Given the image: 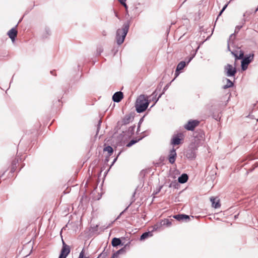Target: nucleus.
I'll return each instance as SVG.
<instances>
[{
  "label": "nucleus",
  "instance_id": "f257e3e1",
  "mask_svg": "<svg viewBox=\"0 0 258 258\" xmlns=\"http://www.w3.org/2000/svg\"><path fill=\"white\" fill-rule=\"evenodd\" d=\"M130 25V21H127L125 22L121 29H118L116 33V40L118 45L121 44L124 41V39L128 31Z\"/></svg>",
  "mask_w": 258,
  "mask_h": 258
},
{
  "label": "nucleus",
  "instance_id": "f03ea898",
  "mask_svg": "<svg viewBox=\"0 0 258 258\" xmlns=\"http://www.w3.org/2000/svg\"><path fill=\"white\" fill-rule=\"evenodd\" d=\"M149 101L144 95H140L137 99L135 107L138 113H141L145 111L147 108Z\"/></svg>",
  "mask_w": 258,
  "mask_h": 258
},
{
  "label": "nucleus",
  "instance_id": "7ed1b4c3",
  "mask_svg": "<svg viewBox=\"0 0 258 258\" xmlns=\"http://www.w3.org/2000/svg\"><path fill=\"white\" fill-rule=\"evenodd\" d=\"M224 73L227 77H234L236 73V69L231 64H227L224 67Z\"/></svg>",
  "mask_w": 258,
  "mask_h": 258
},
{
  "label": "nucleus",
  "instance_id": "20e7f679",
  "mask_svg": "<svg viewBox=\"0 0 258 258\" xmlns=\"http://www.w3.org/2000/svg\"><path fill=\"white\" fill-rule=\"evenodd\" d=\"M254 55L253 54H250L248 56H245L242 58L241 60V69L245 71L247 69L248 65L253 60Z\"/></svg>",
  "mask_w": 258,
  "mask_h": 258
},
{
  "label": "nucleus",
  "instance_id": "39448f33",
  "mask_svg": "<svg viewBox=\"0 0 258 258\" xmlns=\"http://www.w3.org/2000/svg\"><path fill=\"white\" fill-rule=\"evenodd\" d=\"M62 247L61 250L60 254L58 258H66L67 255L70 252V247L67 245L62 239Z\"/></svg>",
  "mask_w": 258,
  "mask_h": 258
},
{
  "label": "nucleus",
  "instance_id": "423d86ee",
  "mask_svg": "<svg viewBox=\"0 0 258 258\" xmlns=\"http://www.w3.org/2000/svg\"><path fill=\"white\" fill-rule=\"evenodd\" d=\"M134 116L131 114H126L123 117L121 121L117 122V125L118 126L122 127V126L125 125L132 122Z\"/></svg>",
  "mask_w": 258,
  "mask_h": 258
},
{
  "label": "nucleus",
  "instance_id": "0eeeda50",
  "mask_svg": "<svg viewBox=\"0 0 258 258\" xmlns=\"http://www.w3.org/2000/svg\"><path fill=\"white\" fill-rule=\"evenodd\" d=\"M200 122L198 120H189L187 123L184 125V127L187 131H192L197 126Z\"/></svg>",
  "mask_w": 258,
  "mask_h": 258
},
{
  "label": "nucleus",
  "instance_id": "6e6552de",
  "mask_svg": "<svg viewBox=\"0 0 258 258\" xmlns=\"http://www.w3.org/2000/svg\"><path fill=\"white\" fill-rule=\"evenodd\" d=\"M197 149L196 147H195L194 144H191L189 149L187 150L186 152V157L188 159H193L196 157V150Z\"/></svg>",
  "mask_w": 258,
  "mask_h": 258
},
{
  "label": "nucleus",
  "instance_id": "1a4fd4ad",
  "mask_svg": "<svg viewBox=\"0 0 258 258\" xmlns=\"http://www.w3.org/2000/svg\"><path fill=\"white\" fill-rule=\"evenodd\" d=\"M173 217L178 221L187 222L190 220L189 216L185 214L175 215Z\"/></svg>",
  "mask_w": 258,
  "mask_h": 258
},
{
  "label": "nucleus",
  "instance_id": "9d476101",
  "mask_svg": "<svg viewBox=\"0 0 258 258\" xmlns=\"http://www.w3.org/2000/svg\"><path fill=\"white\" fill-rule=\"evenodd\" d=\"M123 97L122 92L121 91H118L115 92L112 96V100L114 102L118 103L119 102Z\"/></svg>",
  "mask_w": 258,
  "mask_h": 258
},
{
  "label": "nucleus",
  "instance_id": "9b49d317",
  "mask_svg": "<svg viewBox=\"0 0 258 258\" xmlns=\"http://www.w3.org/2000/svg\"><path fill=\"white\" fill-rule=\"evenodd\" d=\"M177 157V154L176 152V150L175 149L173 148L170 151V154L169 155V162L171 164H173L175 162L176 158Z\"/></svg>",
  "mask_w": 258,
  "mask_h": 258
},
{
  "label": "nucleus",
  "instance_id": "f8f14e48",
  "mask_svg": "<svg viewBox=\"0 0 258 258\" xmlns=\"http://www.w3.org/2000/svg\"><path fill=\"white\" fill-rule=\"evenodd\" d=\"M17 33L18 32L16 28H13L8 31V35L12 41L14 42L15 40L16 37H17Z\"/></svg>",
  "mask_w": 258,
  "mask_h": 258
},
{
  "label": "nucleus",
  "instance_id": "ddd939ff",
  "mask_svg": "<svg viewBox=\"0 0 258 258\" xmlns=\"http://www.w3.org/2000/svg\"><path fill=\"white\" fill-rule=\"evenodd\" d=\"M181 134H179L177 136H173L171 140V144L173 145H178L180 144L181 139L180 137H181Z\"/></svg>",
  "mask_w": 258,
  "mask_h": 258
},
{
  "label": "nucleus",
  "instance_id": "4468645a",
  "mask_svg": "<svg viewBox=\"0 0 258 258\" xmlns=\"http://www.w3.org/2000/svg\"><path fill=\"white\" fill-rule=\"evenodd\" d=\"M231 53L234 56L236 60L242 59L244 55V53L241 50L231 51Z\"/></svg>",
  "mask_w": 258,
  "mask_h": 258
},
{
  "label": "nucleus",
  "instance_id": "2eb2a0df",
  "mask_svg": "<svg viewBox=\"0 0 258 258\" xmlns=\"http://www.w3.org/2000/svg\"><path fill=\"white\" fill-rule=\"evenodd\" d=\"M163 93L160 94L158 97H156L157 95V91L155 90L151 95L152 96V101L154 102V103L151 106V107H152L155 104L157 103V102L158 101L159 99L161 97Z\"/></svg>",
  "mask_w": 258,
  "mask_h": 258
},
{
  "label": "nucleus",
  "instance_id": "dca6fc26",
  "mask_svg": "<svg viewBox=\"0 0 258 258\" xmlns=\"http://www.w3.org/2000/svg\"><path fill=\"white\" fill-rule=\"evenodd\" d=\"M210 201L212 202V207L215 208H218L220 207V204L219 203V201L218 200H217L216 198L214 197H211L210 198Z\"/></svg>",
  "mask_w": 258,
  "mask_h": 258
},
{
  "label": "nucleus",
  "instance_id": "f3484780",
  "mask_svg": "<svg viewBox=\"0 0 258 258\" xmlns=\"http://www.w3.org/2000/svg\"><path fill=\"white\" fill-rule=\"evenodd\" d=\"M188 178V175L186 174L183 173L178 177V180L180 183H184L187 181Z\"/></svg>",
  "mask_w": 258,
  "mask_h": 258
},
{
  "label": "nucleus",
  "instance_id": "a211bd4d",
  "mask_svg": "<svg viewBox=\"0 0 258 258\" xmlns=\"http://www.w3.org/2000/svg\"><path fill=\"white\" fill-rule=\"evenodd\" d=\"M111 244L113 247H116L119 245H123V244L121 243L120 238L116 237H114L112 239Z\"/></svg>",
  "mask_w": 258,
  "mask_h": 258
},
{
  "label": "nucleus",
  "instance_id": "6ab92c4d",
  "mask_svg": "<svg viewBox=\"0 0 258 258\" xmlns=\"http://www.w3.org/2000/svg\"><path fill=\"white\" fill-rule=\"evenodd\" d=\"M153 234L152 231H148L143 233L141 237H140V240H144L148 237L152 236Z\"/></svg>",
  "mask_w": 258,
  "mask_h": 258
},
{
  "label": "nucleus",
  "instance_id": "aec40b11",
  "mask_svg": "<svg viewBox=\"0 0 258 258\" xmlns=\"http://www.w3.org/2000/svg\"><path fill=\"white\" fill-rule=\"evenodd\" d=\"M135 127V125L130 126L128 128V130L127 131H125V135L127 136H130L132 135L134 133Z\"/></svg>",
  "mask_w": 258,
  "mask_h": 258
},
{
  "label": "nucleus",
  "instance_id": "412c9836",
  "mask_svg": "<svg viewBox=\"0 0 258 258\" xmlns=\"http://www.w3.org/2000/svg\"><path fill=\"white\" fill-rule=\"evenodd\" d=\"M226 84L223 86V88L226 89L230 87H232L234 85V83L229 79H226Z\"/></svg>",
  "mask_w": 258,
  "mask_h": 258
},
{
  "label": "nucleus",
  "instance_id": "4be33fe9",
  "mask_svg": "<svg viewBox=\"0 0 258 258\" xmlns=\"http://www.w3.org/2000/svg\"><path fill=\"white\" fill-rule=\"evenodd\" d=\"M235 36L234 33L231 34L229 37V40L228 41V46H227V48L229 51H230V45H231V44H233V41L235 39Z\"/></svg>",
  "mask_w": 258,
  "mask_h": 258
},
{
  "label": "nucleus",
  "instance_id": "5701e85b",
  "mask_svg": "<svg viewBox=\"0 0 258 258\" xmlns=\"http://www.w3.org/2000/svg\"><path fill=\"white\" fill-rule=\"evenodd\" d=\"M186 66V62L184 61H180L177 65L176 70L177 71H180L183 69Z\"/></svg>",
  "mask_w": 258,
  "mask_h": 258
},
{
  "label": "nucleus",
  "instance_id": "b1692460",
  "mask_svg": "<svg viewBox=\"0 0 258 258\" xmlns=\"http://www.w3.org/2000/svg\"><path fill=\"white\" fill-rule=\"evenodd\" d=\"M104 151L107 152L110 156L113 152V149L110 146H107L103 149Z\"/></svg>",
  "mask_w": 258,
  "mask_h": 258
},
{
  "label": "nucleus",
  "instance_id": "393cba45",
  "mask_svg": "<svg viewBox=\"0 0 258 258\" xmlns=\"http://www.w3.org/2000/svg\"><path fill=\"white\" fill-rule=\"evenodd\" d=\"M130 243V242H128V243L126 244L123 247H122L121 249H120L119 250H117L116 251L118 255L120 254H121V253H124L125 252V247L127 246H129Z\"/></svg>",
  "mask_w": 258,
  "mask_h": 258
},
{
  "label": "nucleus",
  "instance_id": "a878e982",
  "mask_svg": "<svg viewBox=\"0 0 258 258\" xmlns=\"http://www.w3.org/2000/svg\"><path fill=\"white\" fill-rule=\"evenodd\" d=\"M172 224L171 221L169 219H165L163 221V225H166L167 226H170Z\"/></svg>",
  "mask_w": 258,
  "mask_h": 258
},
{
  "label": "nucleus",
  "instance_id": "bb28decb",
  "mask_svg": "<svg viewBox=\"0 0 258 258\" xmlns=\"http://www.w3.org/2000/svg\"><path fill=\"white\" fill-rule=\"evenodd\" d=\"M140 139H139L138 140H132L127 145L126 147H130L135 144H136L138 141H139Z\"/></svg>",
  "mask_w": 258,
  "mask_h": 258
},
{
  "label": "nucleus",
  "instance_id": "cd10ccee",
  "mask_svg": "<svg viewBox=\"0 0 258 258\" xmlns=\"http://www.w3.org/2000/svg\"><path fill=\"white\" fill-rule=\"evenodd\" d=\"M135 201V199H134L133 197L132 198V202L130 203V204L119 214V215L117 217V218H116V219H119V218L120 217V216L124 213L127 210V209L128 208V207L132 204V203Z\"/></svg>",
  "mask_w": 258,
  "mask_h": 258
},
{
  "label": "nucleus",
  "instance_id": "c85d7f7f",
  "mask_svg": "<svg viewBox=\"0 0 258 258\" xmlns=\"http://www.w3.org/2000/svg\"><path fill=\"white\" fill-rule=\"evenodd\" d=\"M18 159H17V160L15 159L13 161V162H12V169H11V171L12 172H14V171L15 167H16V164L18 163Z\"/></svg>",
  "mask_w": 258,
  "mask_h": 258
},
{
  "label": "nucleus",
  "instance_id": "c756f323",
  "mask_svg": "<svg viewBox=\"0 0 258 258\" xmlns=\"http://www.w3.org/2000/svg\"><path fill=\"white\" fill-rule=\"evenodd\" d=\"M101 122H102L101 120L100 119L99 120L98 123L97 125V132H96V136L97 135V134H98V133L99 132Z\"/></svg>",
  "mask_w": 258,
  "mask_h": 258
},
{
  "label": "nucleus",
  "instance_id": "7c9ffc66",
  "mask_svg": "<svg viewBox=\"0 0 258 258\" xmlns=\"http://www.w3.org/2000/svg\"><path fill=\"white\" fill-rule=\"evenodd\" d=\"M118 1H119L120 4H122L126 9H127V7L126 4H125L126 0H118Z\"/></svg>",
  "mask_w": 258,
  "mask_h": 258
},
{
  "label": "nucleus",
  "instance_id": "2f4dec72",
  "mask_svg": "<svg viewBox=\"0 0 258 258\" xmlns=\"http://www.w3.org/2000/svg\"><path fill=\"white\" fill-rule=\"evenodd\" d=\"M102 51H103L102 48H101V47L98 48L97 49V54L98 55H100Z\"/></svg>",
  "mask_w": 258,
  "mask_h": 258
},
{
  "label": "nucleus",
  "instance_id": "473e14b6",
  "mask_svg": "<svg viewBox=\"0 0 258 258\" xmlns=\"http://www.w3.org/2000/svg\"><path fill=\"white\" fill-rule=\"evenodd\" d=\"M242 28V26H237L235 27V33H238L240 29Z\"/></svg>",
  "mask_w": 258,
  "mask_h": 258
},
{
  "label": "nucleus",
  "instance_id": "72a5a7b5",
  "mask_svg": "<svg viewBox=\"0 0 258 258\" xmlns=\"http://www.w3.org/2000/svg\"><path fill=\"white\" fill-rule=\"evenodd\" d=\"M118 256V254L116 252L114 253L112 256L110 258H117Z\"/></svg>",
  "mask_w": 258,
  "mask_h": 258
},
{
  "label": "nucleus",
  "instance_id": "f704fd0d",
  "mask_svg": "<svg viewBox=\"0 0 258 258\" xmlns=\"http://www.w3.org/2000/svg\"><path fill=\"white\" fill-rule=\"evenodd\" d=\"M176 184V182H172L170 184V185H169V187H172V186H174V187H175Z\"/></svg>",
  "mask_w": 258,
  "mask_h": 258
},
{
  "label": "nucleus",
  "instance_id": "c9c22d12",
  "mask_svg": "<svg viewBox=\"0 0 258 258\" xmlns=\"http://www.w3.org/2000/svg\"><path fill=\"white\" fill-rule=\"evenodd\" d=\"M78 258H84V252L83 251H82L79 254Z\"/></svg>",
  "mask_w": 258,
  "mask_h": 258
},
{
  "label": "nucleus",
  "instance_id": "e433bc0d",
  "mask_svg": "<svg viewBox=\"0 0 258 258\" xmlns=\"http://www.w3.org/2000/svg\"><path fill=\"white\" fill-rule=\"evenodd\" d=\"M162 187H163V186H162H162H160L158 188V189H157V191H156L155 194H157L158 193H159V192L160 191L161 189H162Z\"/></svg>",
  "mask_w": 258,
  "mask_h": 258
},
{
  "label": "nucleus",
  "instance_id": "4c0bfd02",
  "mask_svg": "<svg viewBox=\"0 0 258 258\" xmlns=\"http://www.w3.org/2000/svg\"><path fill=\"white\" fill-rule=\"evenodd\" d=\"M168 87H169V85H168V84L166 85L164 87V89H163V92L162 93L164 94V91H166V90L167 89V88H168Z\"/></svg>",
  "mask_w": 258,
  "mask_h": 258
},
{
  "label": "nucleus",
  "instance_id": "58836bf2",
  "mask_svg": "<svg viewBox=\"0 0 258 258\" xmlns=\"http://www.w3.org/2000/svg\"><path fill=\"white\" fill-rule=\"evenodd\" d=\"M195 54H196V53L189 58V59L187 62V63H188L193 59V58L195 57Z\"/></svg>",
  "mask_w": 258,
  "mask_h": 258
},
{
  "label": "nucleus",
  "instance_id": "ea45409f",
  "mask_svg": "<svg viewBox=\"0 0 258 258\" xmlns=\"http://www.w3.org/2000/svg\"><path fill=\"white\" fill-rule=\"evenodd\" d=\"M180 74V72L179 71H177V70L176 69V71H175V77H177Z\"/></svg>",
  "mask_w": 258,
  "mask_h": 258
},
{
  "label": "nucleus",
  "instance_id": "a19ab883",
  "mask_svg": "<svg viewBox=\"0 0 258 258\" xmlns=\"http://www.w3.org/2000/svg\"><path fill=\"white\" fill-rule=\"evenodd\" d=\"M227 6H228V4L225 5L223 7V8H222V9L221 10H222L223 11H224V10H225L226 9V8H227Z\"/></svg>",
  "mask_w": 258,
  "mask_h": 258
},
{
  "label": "nucleus",
  "instance_id": "79ce46f5",
  "mask_svg": "<svg viewBox=\"0 0 258 258\" xmlns=\"http://www.w3.org/2000/svg\"><path fill=\"white\" fill-rule=\"evenodd\" d=\"M117 157H116V158H115L112 162V163L111 164V166L116 162V161L117 160Z\"/></svg>",
  "mask_w": 258,
  "mask_h": 258
},
{
  "label": "nucleus",
  "instance_id": "37998d69",
  "mask_svg": "<svg viewBox=\"0 0 258 258\" xmlns=\"http://www.w3.org/2000/svg\"><path fill=\"white\" fill-rule=\"evenodd\" d=\"M224 11H223L222 10H221V11L220 12L219 14V15L218 16H220L222 13Z\"/></svg>",
  "mask_w": 258,
  "mask_h": 258
},
{
  "label": "nucleus",
  "instance_id": "c03bdc74",
  "mask_svg": "<svg viewBox=\"0 0 258 258\" xmlns=\"http://www.w3.org/2000/svg\"><path fill=\"white\" fill-rule=\"evenodd\" d=\"M102 34H103V35L104 36H105V35H106V32H105V31H104L103 32V33H102Z\"/></svg>",
  "mask_w": 258,
  "mask_h": 258
},
{
  "label": "nucleus",
  "instance_id": "a18cd8bd",
  "mask_svg": "<svg viewBox=\"0 0 258 258\" xmlns=\"http://www.w3.org/2000/svg\"><path fill=\"white\" fill-rule=\"evenodd\" d=\"M49 31H49V30H46V32H47L48 34L49 33Z\"/></svg>",
  "mask_w": 258,
  "mask_h": 258
},
{
  "label": "nucleus",
  "instance_id": "49530a36",
  "mask_svg": "<svg viewBox=\"0 0 258 258\" xmlns=\"http://www.w3.org/2000/svg\"><path fill=\"white\" fill-rule=\"evenodd\" d=\"M135 194H136V192H135L134 193L133 196V197L135 196Z\"/></svg>",
  "mask_w": 258,
  "mask_h": 258
},
{
  "label": "nucleus",
  "instance_id": "de8ad7c7",
  "mask_svg": "<svg viewBox=\"0 0 258 258\" xmlns=\"http://www.w3.org/2000/svg\"><path fill=\"white\" fill-rule=\"evenodd\" d=\"M143 118L140 119V122H141Z\"/></svg>",
  "mask_w": 258,
  "mask_h": 258
},
{
  "label": "nucleus",
  "instance_id": "09e8293b",
  "mask_svg": "<svg viewBox=\"0 0 258 258\" xmlns=\"http://www.w3.org/2000/svg\"><path fill=\"white\" fill-rule=\"evenodd\" d=\"M186 1V0H184V2H183V3H184Z\"/></svg>",
  "mask_w": 258,
  "mask_h": 258
},
{
  "label": "nucleus",
  "instance_id": "8fccbe9b",
  "mask_svg": "<svg viewBox=\"0 0 258 258\" xmlns=\"http://www.w3.org/2000/svg\"><path fill=\"white\" fill-rule=\"evenodd\" d=\"M85 258H87V257H85Z\"/></svg>",
  "mask_w": 258,
  "mask_h": 258
}]
</instances>
